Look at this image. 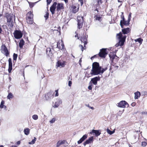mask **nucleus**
Returning a JSON list of instances; mask_svg holds the SVG:
<instances>
[{
    "mask_svg": "<svg viewBox=\"0 0 147 147\" xmlns=\"http://www.w3.org/2000/svg\"><path fill=\"white\" fill-rule=\"evenodd\" d=\"M101 67L99 66V64L96 62L93 63L92 69L91 70V74L92 75H96L101 74Z\"/></svg>",
    "mask_w": 147,
    "mask_h": 147,
    "instance_id": "obj_1",
    "label": "nucleus"
},
{
    "mask_svg": "<svg viewBox=\"0 0 147 147\" xmlns=\"http://www.w3.org/2000/svg\"><path fill=\"white\" fill-rule=\"evenodd\" d=\"M126 36L122 35V33L120 32L119 33L117 34V37L119 39V42L115 45V46L117 47L119 46H122L125 41Z\"/></svg>",
    "mask_w": 147,
    "mask_h": 147,
    "instance_id": "obj_2",
    "label": "nucleus"
},
{
    "mask_svg": "<svg viewBox=\"0 0 147 147\" xmlns=\"http://www.w3.org/2000/svg\"><path fill=\"white\" fill-rule=\"evenodd\" d=\"M5 17L7 19V22L9 24H12L13 21L15 20V16L13 14L6 13Z\"/></svg>",
    "mask_w": 147,
    "mask_h": 147,
    "instance_id": "obj_3",
    "label": "nucleus"
},
{
    "mask_svg": "<svg viewBox=\"0 0 147 147\" xmlns=\"http://www.w3.org/2000/svg\"><path fill=\"white\" fill-rule=\"evenodd\" d=\"M110 59L111 60V63L115 64L119 60L118 57L113 54H110L109 55Z\"/></svg>",
    "mask_w": 147,
    "mask_h": 147,
    "instance_id": "obj_4",
    "label": "nucleus"
},
{
    "mask_svg": "<svg viewBox=\"0 0 147 147\" xmlns=\"http://www.w3.org/2000/svg\"><path fill=\"white\" fill-rule=\"evenodd\" d=\"M14 37L16 39L21 38L23 34L20 30H16L13 33Z\"/></svg>",
    "mask_w": 147,
    "mask_h": 147,
    "instance_id": "obj_5",
    "label": "nucleus"
},
{
    "mask_svg": "<svg viewBox=\"0 0 147 147\" xmlns=\"http://www.w3.org/2000/svg\"><path fill=\"white\" fill-rule=\"evenodd\" d=\"M78 20V27L80 29L82 27L83 21V18L82 16H78L77 17Z\"/></svg>",
    "mask_w": 147,
    "mask_h": 147,
    "instance_id": "obj_6",
    "label": "nucleus"
},
{
    "mask_svg": "<svg viewBox=\"0 0 147 147\" xmlns=\"http://www.w3.org/2000/svg\"><path fill=\"white\" fill-rule=\"evenodd\" d=\"M66 62L65 61H61L60 60H59L57 62L56 66L57 67H64L66 65Z\"/></svg>",
    "mask_w": 147,
    "mask_h": 147,
    "instance_id": "obj_7",
    "label": "nucleus"
},
{
    "mask_svg": "<svg viewBox=\"0 0 147 147\" xmlns=\"http://www.w3.org/2000/svg\"><path fill=\"white\" fill-rule=\"evenodd\" d=\"M106 50V49H100L99 53V56L101 57L105 58L107 54Z\"/></svg>",
    "mask_w": 147,
    "mask_h": 147,
    "instance_id": "obj_8",
    "label": "nucleus"
},
{
    "mask_svg": "<svg viewBox=\"0 0 147 147\" xmlns=\"http://www.w3.org/2000/svg\"><path fill=\"white\" fill-rule=\"evenodd\" d=\"M118 106L120 107L124 108L126 106L128 107V105L127 103L125 101H121L118 103Z\"/></svg>",
    "mask_w": 147,
    "mask_h": 147,
    "instance_id": "obj_9",
    "label": "nucleus"
},
{
    "mask_svg": "<svg viewBox=\"0 0 147 147\" xmlns=\"http://www.w3.org/2000/svg\"><path fill=\"white\" fill-rule=\"evenodd\" d=\"M57 3L56 2H54L50 8V10L52 14L53 15L55 13V9L56 8Z\"/></svg>",
    "mask_w": 147,
    "mask_h": 147,
    "instance_id": "obj_10",
    "label": "nucleus"
},
{
    "mask_svg": "<svg viewBox=\"0 0 147 147\" xmlns=\"http://www.w3.org/2000/svg\"><path fill=\"white\" fill-rule=\"evenodd\" d=\"M57 47L60 49H62L64 47L63 41L62 40L58 42L57 44Z\"/></svg>",
    "mask_w": 147,
    "mask_h": 147,
    "instance_id": "obj_11",
    "label": "nucleus"
},
{
    "mask_svg": "<svg viewBox=\"0 0 147 147\" xmlns=\"http://www.w3.org/2000/svg\"><path fill=\"white\" fill-rule=\"evenodd\" d=\"M93 141V137H91L87 140L84 143V145L85 146L86 145L90 143H92Z\"/></svg>",
    "mask_w": 147,
    "mask_h": 147,
    "instance_id": "obj_12",
    "label": "nucleus"
},
{
    "mask_svg": "<svg viewBox=\"0 0 147 147\" xmlns=\"http://www.w3.org/2000/svg\"><path fill=\"white\" fill-rule=\"evenodd\" d=\"M63 8L64 7L63 4L62 3H58L57 4V7L56 11H57L58 12H59V13H60V11L61 10L63 9Z\"/></svg>",
    "mask_w": 147,
    "mask_h": 147,
    "instance_id": "obj_13",
    "label": "nucleus"
},
{
    "mask_svg": "<svg viewBox=\"0 0 147 147\" xmlns=\"http://www.w3.org/2000/svg\"><path fill=\"white\" fill-rule=\"evenodd\" d=\"M100 80V78L99 76L96 77L91 79V81L92 82V83L96 85L97 84V82L98 81Z\"/></svg>",
    "mask_w": 147,
    "mask_h": 147,
    "instance_id": "obj_14",
    "label": "nucleus"
},
{
    "mask_svg": "<svg viewBox=\"0 0 147 147\" xmlns=\"http://www.w3.org/2000/svg\"><path fill=\"white\" fill-rule=\"evenodd\" d=\"M9 62V68H8V72L9 73L11 72V71L12 69V62L11 59L10 58L8 60Z\"/></svg>",
    "mask_w": 147,
    "mask_h": 147,
    "instance_id": "obj_15",
    "label": "nucleus"
},
{
    "mask_svg": "<svg viewBox=\"0 0 147 147\" xmlns=\"http://www.w3.org/2000/svg\"><path fill=\"white\" fill-rule=\"evenodd\" d=\"M129 21L127 20V21H124L122 22V20H121L120 22V25L122 28H123V25L125 26H127L129 24Z\"/></svg>",
    "mask_w": 147,
    "mask_h": 147,
    "instance_id": "obj_16",
    "label": "nucleus"
},
{
    "mask_svg": "<svg viewBox=\"0 0 147 147\" xmlns=\"http://www.w3.org/2000/svg\"><path fill=\"white\" fill-rule=\"evenodd\" d=\"M66 142L65 140H59L58 141L56 144V147H59L61 145L65 144Z\"/></svg>",
    "mask_w": 147,
    "mask_h": 147,
    "instance_id": "obj_17",
    "label": "nucleus"
},
{
    "mask_svg": "<svg viewBox=\"0 0 147 147\" xmlns=\"http://www.w3.org/2000/svg\"><path fill=\"white\" fill-rule=\"evenodd\" d=\"M87 136L86 134L84 135L78 141V144H80L82 143L84 141L86 138H87Z\"/></svg>",
    "mask_w": 147,
    "mask_h": 147,
    "instance_id": "obj_18",
    "label": "nucleus"
},
{
    "mask_svg": "<svg viewBox=\"0 0 147 147\" xmlns=\"http://www.w3.org/2000/svg\"><path fill=\"white\" fill-rule=\"evenodd\" d=\"M92 133H94L95 135L96 136H99L101 134V133L99 131V130L94 129L92 130L91 132H90V134H92Z\"/></svg>",
    "mask_w": 147,
    "mask_h": 147,
    "instance_id": "obj_19",
    "label": "nucleus"
},
{
    "mask_svg": "<svg viewBox=\"0 0 147 147\" xmlns=\"http://www.w3.org/2000/svg\"><path fill=\"white\" fill-rule=\"evenodd\" d=\"M82 42L84 43V47H85V45L87 43V39L86 36H84L83 37H82L81 40Z\"/></svg>",
    "mask_w": 147,
    "mask_h": 147,
    "instance_id": "obj_20",
    "label": "nucleus"
},
{
    "mask_svg": "<svg viewBox=\"0 0 147 147\" xmlns=\"http://www.w3.org/2000/svg\"><path fill=\"white\" fill-rule=\"evenodd\" d=\"M71 8L72 11L74 13H76L78 11V8L77 7L74 5H73L71 6Z\"/></svg>",
    "mask_w": 147,
    "mask_h": 147,
    "instance_id": "obj_21",
    "label": "nucleus"
},
{
    "mask_svg": "<svg viewBox=\"0 0 147 147\" xmlns=\"http://www.w3.org/2000/svg\"><path fill=\"white\" fill-rule=\"evenodd\" d=\"M62 101L60 99H58L57 101L55 102V104L53 107L55 108H57L59 106V105L61 104Z\"/></svg>",
    "mask_w": 147,
    "mask_h": 147,
    "instance_id": "obj_22",
    "label": "nucleus"
},
{
    "mask_svg": "<svg viewBox=\"0 0 147 147\" xmlns=\"http://www.w3.org/2000/svg\"><path fill=\"white\" fill-rule=\"evenodd\" d=\"M3 50L4 52L3 53L5 56L7 57L9 55V53L8 52V50L7 49L5 46L4 47Z\"/></svg>",
    "mask_w": 147,
    "mask_h": 147,
    "instance_id": "obj_23",
    "label": "nucleus"
},
{
    "mask_svg": "<svg viewBox=\"0 0 147 147\" xmlns=\"http://www.w3.org/2000/svg\"><path fill=\"white\" fill-rule=\"evenodd\" d=\"M130 31V29L129 28H124L122 29V32L124 34L128 33Z\"/></svg>",
    "mask_w": 147,
    "mask_h": 147,
    "instance_id": "obj_24",
    "label": "nucleus"
},
{
    "mask_svg": "<svg viewBox=\"0 0 147 147\" xmlns=\"http://www.w3.org/2000/svg\"><path fill=\"white\" fill-rule=\"evenodd\" d=\"M26 22L28 24H32L33 23V18H27L26 19Z\"/></svg>",
    "mask_w": 147,
    "mask_h": 147,
    "instance_id": "obj_25",
    "label": "nucleus"
},
{
    "mask_svg": "<svg viewBox=\"0 0 147 147\" xmlns=\"http://www.w3.org/2000/svg\"><path fill=\"white\" fill-rule=\"evenodd\" d=\"M47 53L49 55V57L53 55L52 53L51 52V50L50 48H48L47 49Z\"/></svg>",
    "mask_w": 147,
    "mask_h": 147,
    "instance_id": "obj_26",
    "label": "nucleus"
},
{
    "mask_svg": "<svg viewBox=\"0 0 147 147\" xmlns=\"http://www.w3.org/2000/svg\"><path fill=\"white\" fill-rule=\"evenodd\" d=\"M27 18H33V15L32 14V12L30 11H29L27 14Z\"/></svg>",
    "mask_w": 147,
    "mask_h": 147,
    "instance_id": "obj_27",
    "label": "nucleus"
},
{
    "mask_svg": "<svg viewBox=\"0 0 147 147\" xmlns=\"http://www.w3.org/2000/svg\"><path fill=\"white\" fill-rule=\"evenodd\" d=\"M24 131L25 135H28L30 133V129L28 128H26L24 129Z\"/></svg>",
    "mask_w": 147,
    "mask_h": 147,
    "instance_id": "obj_28",
    "label": "nucleus"
},
{
    "mask_svg": "<svg viewBox=\"0 0 147 147\" xmlns=\"http://www.w3.org/2000/svg\"><path fill=\"white\" fill-rule=\"evenodd\" d=\"M135 99H137L139 97H140V92H137L135 93Z\"/></svg>",
    "mask_w": 147,
    "mask_h": 147,
    "instance_id": "obj_29",
    "label": "nucleus"
},
{
    "mask_svg": "<svg viewBox=\"0 0 147 147\" xmlns=\"http://www.w3.org/2000/svg\"><path fill=\"white\" fill-rule=\"evenodd\" d=\"M24 44V41L23 39H22L20 41V42L19 43V47L20 48H22Z\"/></svg>",
    "mask_w": 147,
    "mask_h": 147,
    "instance_id": "obj_30",
    "label": "nucleus"
},
{
    "mask_svg": "<svg viewBox=\"0 0 147 147\" xmlns=\"http://www.w3.org/2000/svg\"><path fill=\"white\" fill-rule=\"evenodd\" d=\"M13 94L11 92H10L9 93L7 96V98L8 99H10L11 98H13Z\"/></svg>",
    "mask_w": 147,
    "mask_h": 147,
    "instance_id": "obj_31",
    "label": "nucleus"
},
{
    "mask_svg": "<svg viewBox=\"0 0 147 147\" xmlns=\"http://www.w3.org/2000/svg\"><path fill=\"white\" fill-rule=\"evenodd\" d=\"M107 131L108 134L110 135H111L115 132L114 130L113 131H111L108 128L107 129Z\"/></svg>",
    "mask_w": 147,
    "mask_h": 147,
    "instance_id": "obj_32",
    "label": "nucleus"
},
{
    "mask_svg": "<svg viewBox=\"0 0 147 147\" xmlns=\"http://www.w3.org/2000/svg\"><path fill=\"white\" fill-rule=\"evenodd\" d=\"M36 140V138L35 137H34V138L33 139L31 142H29L28 144H34Z\"/></svg>",
    "mask_w": 147,
    "mask_h": 147,
    "instance_id": "obj_33",
    "label": "nucleus"
},
{
    "mask_svg": "<svg viewBox=\"0 0 147 147\" xmlns=\"http://www.w3.org/2000/svg\"><path fill=\"white\" fill-rule=\"evenodd\" d=\"M142 40H143L141 38H138L135 40L136 42H138L140 44H142Z\"/></svg>",
    "mask_w": 147,
    "mask_h": 147,
    "instance_id": "obj_34",
    "label": "nucleus"
},
{
    "mask_svg": "<svg viewBox=\"0 0 147 147\" xmlns=\"http://www.w3.org/2000/svg\"><path fill=\"white\" fill-rule=\"evenodd\" d=\"M32 118L35 120H36L38 119V116L36 115H34L32 116Z\"/></svg>",
    "mask_w": 147,
    "mask_h": 147,
    "instance_id": "obj_35",
    "label": "nucleus"
},
{
    "mask_svg": "<svg viewBox=\"0 0 147 147\" xmlns=\"http://www.w3.org/2000/svg\"><path fill=\"white\" fill-rule=\"evenodd\" d=\"M107 67H106L105 68H103L102 69V70L101 69V74H102L103 72L106 71L107 69Z\"/></svg>",
    "mask_w": 147,
    "mask_h": 147,
    "instance_id": "obj_36",
    "label": "nucleus"
},
{
    "mask_svg": "<svg viewBox=\"0 0 147 147\" xmlns=\"http://www.w3.org/2000/svg\"><path fill=\"white\" fill-rule=\"evenodd\" d=\"M18 55L17 54L14 53L13 55V60H16L17 59Z\"/></svg>",
    "mask_w": 147,
    "mask_h": 147,
    "instance_id": "obj_37",
    "label": "nucleus"
},
{
    "mask_svg": "<svg viewBox=\"0 0 147 147\" xmlns=\"http://www.w3.org/2000/svg\"><path fill=\"white\" fill-rule=\"evenodd\" d=\"M49 13L48 12H46V14L44 16V17L45 19L46 20H47V19L49 17Z\"/></svg>",
    "mask_w": 147,
    "mask_h": 147,
    "instance_id": "obj_38",
    "label": "nucleus"
},
{
    "mask_svg": "<svg viewBox=\"0 0 147 147\" xmlns=\"http://www.w3.org/2000/svg\"><path fill=\"white\" fill-rule=\"evenodd\" d=\"M4 102L3 100L1 102V105H0V108H3V107L4 106Z\"/></svg>",
    "mask_w": 147,
    "mask_h": 147,
    "instance_id": "obj_39",
    "label": "nucleus"
},
{
    "mask_svg": "<svg viewBox=\"0 0 147 147\" xmlns=\"http://www.w3.org/2000/svg\"><path fill=\"white\" fill-rule=\"evenodd\" d=\"M101 19V17L100 16H98L96 15V20H98V21H100V20Z\"/></svg>",
    "mask_w": 147,
    "mask_h": 147,
    "instance_id": "obj_40",
    "label": "nucleus"
},
{
    "mask_svg": "<svg viewBox=\"0 0 147 147\" xmlns=\"http://www.w3.org/2000/svg\"><path fill=\"white\" fill-rule=\"evenodd\" d=\"M55 121V118H53L50 121V123H54Z\"/></svg>",
    "mask_w": 147,
    "mask_h": 147,
    "instance_id": "obj_41",
    "label": "nucleus"
},
{
    "mask_svg": "<svg viewBox=\"0 0 147 147\" xmlns=\"http://www.w3.org/2000/svg\"><path fill=\"white\" fill-rule=\"evenodd\" d=\"M123 111H120L119 112L117 113V115H118L119 116H121L122 114V113H123Z\"/></svg>",
    "mask_w": 147,
    "mask_h": 147,
    "instance_id": "obj_42",
    "label": "nucleus"
},
{
    "mask_svg": "<svg viewBox=\"0 0 147 147\" xmlns=\"http://www.w3.org/2000/svg\"><path fill=\"white\" fill-rule=\"evenodd\" d=\"M146 145V143L145 142H143L142 143V145L143 146H145Z\"/></svg>",
    "mask_w": 147,
    "mask_h": 147,
    "instance_id": "obj_43",
    "label": "nucleus"
},
{
    "mask_svg": "<svg viewBox=\"0 0 147 147\" xmlns=\"http://www.w3.org/2000/svg\"><path fill=\"white\" fill-rule=\"evenodd\" d=\"M28 3L29 4L30 6V7H32L34 5L33 3H30V2H28Z\"/></svg>",
    "mask_w": 147,
    "mask_h": 147,
    "instance_id": "obj_44",
    "label": "nucleus"
},
{
    "mask_svg": "<svg viewBox=\"0 0 147 147\" xmlns=\"http://www.w3.org/2000/svg\"><path fill=\"white\" fill-rule=\"evenodd\" d=\"M131 13H130L128 16V20L130 21V20L131 19Z\"/></svg>",
    "mask_w": 147,
    "mask_h": 147,
    "instance_id": "obj_45",
    "label": "nucleus"
},
{
    "mask_svg": "<svg viewBox=\"0 0 147 147\" xmlns=\"http://www.w3.org/2000/svg\"><path fill=\"white\" fill-rule=\"evenodd\" d=\"M79 47L81 48L82 51H83L84 49V47H83V46L81 45H80Z\"/></svg>",
    "mask_w": 147,
    "mask_h": 147,
    "instance_id": "obj_46",
    "label": "nucleus"
},
{
    "mask_svg": "<svg viewBox=\"0 0 147 147\" xmlns=\"http://www.w3.org/2000/svg\"><path fill=\"white\" fill-rule=\"evenodd\" d=\"M55 92H56V94H55V96H58L59 95L58 93V90H57L55 91Z\"/></svg>",
    "mask_w": 147,
    "mask_h": 147,
    "instance_id": "obj_47",
    "label": "nucleus"
},
{
    "mask_svg": "<svg viewBox=\"0 0 147 147\" xmlns=\"http://www.w3.org/2000/svg\"><path fill=\"white\" fill-rule=\"evenodd\" d=\"M79 1L81 5H82L83 4V2L82 0H79Z\"/></svg>",
    "mask_w": 147,
    "mask_h": 147,
    "instance_id": "obj_48",
    "label": "nucleus"
},
{
    "mask_svg": "<svg viewBox=\"0 0 147 147\" xmlns=\"http://www.w3.org/2000/svg\"><path fill=\"white\" fill-rule=\"evenodd\" d=\"M72 84V82L71 81H69L68 82V86H71Z\"/></svg>",
    "mask_w": 147,
    "mask_h": 147,
    "instance_id": "obj_49",
    "label": "nucleus"
},
{
    "mask_svg": "<svg viewBox=\"0 0 147 147\" xmlns=\"http://www.w3.org/2000/svg\"><path fill=\"white\" fill-rule=\"evenodd\" d=\"M92 85H90V86H89L88 87V88L89 90H91L92 89Z\"/></svg>",
    "mask_w": 147,
    "mask_h": 147,
    "instance_id": "obj_50",
    "label": "nucleus"
},
{
    "mask_svg": "<svg viewBox=\"0 0 147 147\" xmlns=\"http://www.w3.org/2000/svg\"><path fill=\"white\" fill-rule=\"evenodd\" d=\"M88 107H89L90 109H94V108L93 107H90L89 105L87 106Z\"/></svg>",
    "mask_w": 147,
    "mask_h": 147,
    "instance_id": "obj_51",
    "label": "nucleus"
},
{
    "mask_svg": "<svg viewBox=\"0 0 147 147\" xmlns=\"http://www.w3.org/2000/svg\"><path fill=\"white\" fill-rule=\"evenodd\" d=\"M82 62V59L81 58L80 60H79V64L81 65V63Z\"/></svg>",
    "mask_w": 147,
    "mask_h": 147,
    "instance_id": "obj_52",
    "label": "nucleus"
},
{
    "mask_svg": "<svg viewBox=\"0 0 147 147\" xmlns=\"http://www.w3.org/2000/svg\"><path fill=\"white\" fill-rule=\"evenodd\" d=\"M47 4H50L51 1L50 0H47Z\"/></svg>",
    "mask_w": 147,
    "mask_h": 147,
    "instance_id": "obj_53",
    "label": "nucleus"
},
{
    "mask_svg": "<svg viewBox=\"0 0 147 147\" xmlns=\"http://www.w3.org/2000/svg\"><path fill=\"white\" fill-rule=\"evenodd\" d=\"M121 18L122 19V22L124 21L125 20L124 16H122L121 17Z\"/></svg>",
    "mask_w": 147,
    "mask_h": 147,
    "instance_id": "obj_54",
    "label": "nucleus"
},
{
    "mask_svg": "<svg viewBox=\"0 0 147 147\" xmlns=\"http://www.w3.org/2000/svg\"><path fill=\"white\" fill-rule=\"evenodd\" d=\"M99 3H102L101 0H100L98 1V3L99 5Z\"/></svg>",
    "mask_w": 147,
    "mask_h": 147,
    "instance_id": "obj_55",
    "label": "nucleus"
},
{
    "mask_svg": "<svg viewBox=\"0 0 147 147\" xmlns=\"http://www.w3.org/2000/svg\"><path fill=\"white\" fill-rule=\"evenodd\" d=\"M142 114H145L147 115V112H142Z\"/></svg>",
    "mask_w": 147,
    "mask_h": 147,
    "instance_id": "obj_56",
    "label": "nucleus"
},
{
    "mask_svg": "<svg viewBox=\"0 0 147 147\" xmlns=\"http://www.w3.org/2000/svg\"><path fill=\"white\" fill-rule=\"evenodd\" d=\"M20 141H18L17 142V144L19 145L20 144Z\"/></svg>",
    "mask_w": 147,
    "mask_h": 147,
    "instance_id": "obj_57",
    "label": "nucleus"
},
{
    "mask_svg": "<svg viewBox=\"0 0 147 147\" xmlns=\"http://www.w3.org/2000/svg\"><path fill=\"white\" fill-rule=\"evenodd\" d=\"M75 37H76V38L77 37V39H79V37L78 36V35L77 34L76 35H75Z\"/></svg>",
    "mask_w": 147,
    "mask_h": 147,
    "instance_id": "obj_58",
    "label": "nucleus"
},
{
    "mask_svg": "<svg viewBox=\"0 0 147 147\" xmlns=\"http://www.w3.org/2000/svg\"><path fill=\"white\" fill-rule=\"evenodd\" d=\"M137 136H138L137 134V135H134V139H136V137H137Z\"/></svg>",
    "mask_w": 147,
    "mask_h": 147,
    "instance_id": "obj_59",
    "label": "nucleus"
},
{
    "mask_svg": "<svg viewBox=\"0 0 147 147\" xmlns=\"http://www.w3.org/2000/svg\"><path fill=\"white\" fill-rule=\"evenodd\" d=\"M50 94V93H48L47 94V95H46V98H47V96H48Z\"/></svg>",
    "mask_w": 147,
    "mask_h": 147,
    "instance_id": "obj_60",
    "label": "nucleus"
},
{
    "mask_svg": "<svg viewBox=\"0 0 147 147\" xmlns=\"http://www.w3.org/2000/svg\"><path fill=\"white\" fill-rule=\"evenodd\" d=\"M11 147H17L16 146L14 145V146H11Z\"/></svg>",
    "mask_w": 147,
    "mask_h": 147,
    "instance_id": "obj_61",
    "label": "nucleus"
},
{
    "mask_svg": "<svg viewBox=\"0 0 147 147\" xmlns=\"http://www.w3.org/2000/svg\"><path fill=\"white\" fill-rule=\"evenodd\" d=\"M66 3L68 2V0H64Z\"/></svg>",
    "mask_w": 147,
    "mask_h": 147,
    "instance_id": "obj_62",
    "label": "nucleus"
},
{
    "mask_svg": "<svg viewBox=\"0 0 147 147\" xmlns=\"http://www.w3.org/2000/svg\"><path fill=\"white\" fill-rule=\"evenodd\" d=\"M138 131H135V133H138Z\"/></svg>",
    "mask_w": 147,
    "mask_h": 147,
    "instance_id": "obj_63",
    "label": "nucleus"
},
{
    "mask_svg": "<svg viewBox=\"0 0 147 147\" xmlns=\"http://www.w3.org/2000/svg\"><path fill=\"white\" fill-rule=\"evenodd\" d=\"M0 147H4L2 145H1L0 146Z\"/></svg>",
    "mask_w": 147,
    "mask_h": 147,
    "instance_id": "obj_64",
    "label": "nucleus"
}]
</instances>
